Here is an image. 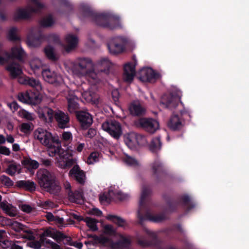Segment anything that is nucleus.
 I'll use <instances>...</instances> for the list:
<instances>
[{
	"mask_svg": "<svg viewBox=\"0 0 249 249\" xmlns=\"http://www.w3.org/2000/svg\"><path fill=\"white\" fill-rule=\"evenodd\" d=\"M35 138L45 146L50 157H53L60 150V141L57 136H53L52 133L45 129L39 128L34 132Z\"/></svg>",
	"mask_w": 249,
	"mask_h": 249,
	"instance_id": "nucleus-1",
	"label": "nucleus"
},
{
	"mask_svg": "<svg viewBox=\"0 0 249 249\" xmlns=\"http://www.w3.org/2000/svg\"><path fill=\"white\" fill-rule=\"evenodd\" d=\"M71 71L77 77L94 74V66L91 60L88 58H78L72 64Z\"/></svg>",
	"mask_w": 249,
	"mask_h": 249,
	"instance_id": "nucleus-2",
	"label": "nucleus"
},
{
	"mask_svg": "<svg viewBox=\"0 0 249 249\" xmlns=\"http://www.w3.org/2000/svg\"><path fill=\"white\" fill-rule=\"evenodd\" d=\"M10 62L6 66V69L10 72L11 77L13 79L16 78V46L12 47L11 53L6 51L1 52L0 54V64L3 65Z\"/></svg>",
	"mask_w": 249,
	"mask_h": 249,
	"instance_id": "nucleus-3",
	"label": "nucleus"
},
{
	"mask_svg": "<svg viewBox=\"0 0 249 249\" xmlns=\"http://www.w3.org/2000/svg\"><path fill=\"white\" fill-rule=\"evenodd\" d=\"M45 7L38 0H30L28 10L18 8L17 10V18H26L29 16V13H36Z\"/></svg>",
	"mask_w": 249,
	"mask_h": 249,
	"instance_id": "nucleus-4",
	"label": "nucleus"
},
{
	"mask_svg": "<svg viewBox=\"0 0 249 249\" xmlns=\"http://www.w3.org/2000/svg\"><path fill=\"white\" fill-rule=\"evenodd\" d=\"M18 98L19 101L23 103L36 105L41 102L42 96L39 93L24 91L19 93Z\"/></svg>",
	"mask_w": 249,
	"mask_h": 249,
	"instance_id": "nucleus-5",
	"label": "nucleus"
},
{
	"mask_svg": "<svg viewBox=\"0 0 249 249\" xmlns=\"http://www.w3.org/2000/svg\"><path fill=\"white\" fill-rule=\"evenodd\" d=\"M103 129L108 132L113 137L118 139L122 134V129L120 124L115 121L110 120L102 124Z\"/></svg>",
	"mask_w": 249,
	"mask_h": 249,
	"instance_id": "nucleus-6",
	"label": "nucleus"
},
{
	"mask_svg": "<svg viewBox=\"0 0 249 249\" xmlns=\"http://www.w3.org/2000/svg\"><path fill=\"white\" fill-rule=\"evenodd\" d=\"M37 176L38 184L43 190L56 179L53 174L46 169L39 170L37 172Z\"/></svg>",
	"mask_w": 249,
	"mask_h": 249,
	"instance_id": "nucleus-7",
	"label": "nucleus"
},
{
	"mask_svg": "<svg viewBox=\"0 0 249 249\" xmlns=\"http://www.w3.org/2000/svg\"><path fill=\"white\" fill-rule=\"evenodd\" d=\"M37 176L38 184L43 190L56 179L53 174L46 169L39 170L37 172Z\"/></svg>",
	"mask_w": 249,
	"mask_h": 249,
	"instance_id": "nucleus-8",
	"label": "nucleus"
},
{
	"mask_svg": "<svg viewBox=\"0 0 249 249\" xmlns=\"http://www.w3.org/2000/svg\"><path fill=\"white\" fill-rule=\"evenodd\" d=\"M124 140L129 148L135 149L142 143L144 138L136 133L130 132L124 135Z\"/></svg>",
	"mask_w": 249,
	"mask_h": 249,
	"instance_id": "nucleus-9",
	"label": "nucleus"
},
{
	"mask_svg": "<svg viewBox=\"0 0 249 249\" xmlns=\"http://www.w3.org/2000/svg\"><path fill=\"white\" fill-rule=\"evenodd\" d=\"M79 39L76 35L69 33L64 39V48L66 52L70 53L74 50L78 46Z\"/></svg>",
	"mask_w": 249,
	"mask_h": 249,
	"instance_id": "nucleus-10",
	"label": "nucleus"
},
{
	"mask_svg": "<svg viewBox=\"0 0 249 249\" xmlns=\"http://www.w3.org/2000/svg\"><path fill=\"white\" fill-rule=\"evenodd\" d=\"M82 96L85 100L89 103L97 104L98 103V97L95 92V87H91L90 89L85 84H82Z\"/></svg>",
	"mask_w": 249,
	"mask_h": 249,
	"instance_id": "nucleus-11",
	"label": "nucleus"
},
{
	"mask_svg": "<svg viewBox=\"0 0 249 249\" xmlns=\"http://www.w3.org/2000/svg\"><path fill=\"white\" fill-rule=\"evenodd\" d=\"M123 43L124 39L121 37H116L111 39L108 44L109 52L113 54L123 53L124 51Z\"/></svg>",
	"mask_w": 249,
	"mask_h": 249,
	"instance_id": "nucleus-12",
	"label": "nucleus"
},
{
	"mask_svg": "<svg viewBox=\"0 0 249 249\" xmlns=\"http://www.w3.org/2000/svg\"><path fill=\"white\" fill-rule=\"evenodd\" d=\"M139 124L145 130L154 133L159 128V124L155 120L147 118H142L139 120Z\"/></svg>",
	"mask_w": 249,
	"mask_h": 249,
	"instance_id": "nucleus-13",
	"label": "nucleus"
},
{
	"mask_svg": "<svg viewBox=\"0 0 249 249\" xmlns=\"http://www.w3.org/2000/svg\"><path fill=\"white\" fill-rule=\"evenodd\" d=\"M69 175L71 178L74 179L77 182L81 184H84L86 177L85 173L77 165H74L70 170Z\"/></svg>",
	"mask_w": 249,
	"mask_h": 249,
	"instance_id": "nucleus-14",
	"label": "nucleus"
},
{
	"mask_svg": "<svg viewBox=\"0 0 249 249\" xmlns=\"http://www.w3.org/2000/svg\"><path fill=\"white\" fill-rule=\"evenodd\" d=\"M136 74L135 65L133 63H127L124 66L123 79L127 83H131Z\"/></svg>",
	"mask_w": 249,
	"mask_h": 249,
	"instance_id": "nucleus-15",
	"label": "nucleus"
},
{
	"mask_svg": "<svg viewBox=\"0 0 249 249\" xmlns=\"http://www.w3.org/2000/svg\"><path fill=\"white\" fill-rule=\"evenodd\" d=\"M181 94L180 92L178 93V94L172 93L166 98L165 100H163L161 105L165 108H168L172 109L176 107L180 99Z\"/></svg>",
	"mask_w": 249,
	"mask_h": 249,
	"instance_id": "nucleus-16",
	"label": "nucleus"
},
{
	"mask_svg": "<svg viewBox=\"0 0 249 249\" xmlns=\"http://www.w3.org/2000/svg\"><path fill=\"white\" fill-rule=\"evenodd\" d=\"M42 76L46 81L52 84H60L63 82V78L62 76L54 72L51 71L50 70H45L43 71Z\"/></svg>",
	"mask_w": 249,
	"mask_h": 249,
	"instance_id": "nucleus-17",
	"label": "nucleus"
},
{
	"mask_svg": "<svg viewBox=\"0 0 249 249\" xmlns=\"http://www.w3.org/2000/svg\"><path fill=\"white\" fill-rule=\"evenodd\" d=\"M39 118L46 123L52 122L54 113L53 109L48 107H39L37 110Z\"/></svg>",
	"mask_w": 249,
	"mask_h": 249,
	"instance_id": "nucleus-18",
	"label": "nucleus"
},
{
	"mask_svg": "<svg viewBox=\"0 0 249 249\" xmlns=\"http://www.w3.org/2000/svg\"><path fill=\"white\" fill-rule=\"evenodd\" d=\"M54 118L60 128H65L68 127L70 118L67 114L58 110L54 112Z\"/></svg>",
	"mask_w": 249,
	"mask_h": 249,
	"instance_id": "nucleus-19",
	"label": "nucleus"
},
{
	"mask_svg": "<svg viewBox=\"0 0 249 249\" xmlns=\"http://www.w3.org/2000/svg\"><path fill=\"white\" fill-rule=\"evenodd\" d=\"M76 116L83 128H87L92 124V117L88 112L85 111L78 112Z\"/></svg>",
	"mask_w": 249,
	"mask_h": 249,
	"instance_id": "nucleus-20",
	"label": "nucleus"
},
{
	"mask_svg": "<svg viewBox=\"0 0 249 249\" xmlns=\"http://www.w3.org/2000/svg\"><path fill=\"white\" fill-rule=\"evenodd\" d=\"M157 75L151 68H143L139 72V78L142 82L151 81L155 79Z\"/></svg>",
	"mask_w": 249,
	"mask_h": 249,
	"instance_id": "nucleus-21",
	"label": "nucleus"
},
{
	"mask_svg": "<svg viewBox=\"0 0 249 249\" xmlns=\"http://www.w3.org/2000/svg\"><path fill=\"white\" fill-rule=\"evenodd\" d=\"M74 163L72 159L69 158L67 155L63 153L59 155L57 158L56 165L62 169H66L71 166Z\"/></svg>",
	"mask_w": 249,
	"mask_h": 249,
	"instance_id": "nucleus-22",
	"label": "nucleus"
},
{
	"mask_svg": "<svg viewBox=\"0 0 249 249\" xmlns=\"http://www.w3.org/2000/svg\"><path fill=\"white\" fill-rule=\"evenodd\" d=\"M17 187L32 192L36 190V185L32 181L21 180L17 181Z\"/></svg>",
	"mask_w": 249,
	"mask_h": 249,
	"instance_id": "nucleus-23",
	"label": "nucleus"
},
{
	"mask_svg": "<svg viewBox=\"0 0 249 249\" xmlns=\"http://www.w3.org/2000/svg\"><path fill=\"white\" fill-rule=\"evenodd\" d=\"M68 103V110L71 112H74L78 109L79 105L77 103L78 98L75 95L69 94L67 97Z\"/></svg>",
	"mask_w": 249,
	"mask_h": 249,
	"instance_id": "nucleus-24",
	"label": "nucleus"
},
{
	"mask_svg": "<svg viewBox=\"0 0 249 249\" xmlns=\"http://www.w3.org/2000/svg\"><path fill=\"white\" fill-rule=\"evenodd\" d=\"M43 190L51 194L57 195L61 191V187L59 182L55 179Z\"/></svg>",
	"mask_w": 249,
	"mask_h": 249,
	"instance_id": "nucleus-25",
	"label": "nucleus"
},
{
	"mask_svg": "<svg viewBox=\"0 0 249 249\" xmlns=\"http://www.w3.org/2000/svg\"><path fill=\"white\" fill-rule=\"evenodd\" d=\"M129 110L133 115H140L145 112V109L137 102H134L130 106Z\"/></svg>",
	"mask_w": 249,
	"mask_h": 249,
	"instance_id": "nucleus-26",
	"label": "nucleus"
},
{
	"mask_svg": "<svg viewBox=\"0 0 249 249\" xmlns=\"http://www.w3.org/2000/svg\"><path fill=\"white\" fill-rule=\"evenodd\" d=\"M168 125L172 129L177 130L181 127L182 124L178 116L174 115L171 118Z\"/></svg>",
	"mask_w": 249,
	"mask_h": 249,
	"instance_id": "nucleus-27",
	"label": "nucleus"
},
{
	"mask_svg": "<svg viewBox=\"0 0 249 249\" xmlns=\"http://www.w3.org/2000/svg\"><path fill=\"white\" fill-rule=\"evenodd\" d=\"M30 65L31 69L36 72L42 66V61L36 56H33L30 61Z\"/></svg>",
	"mask_w": 249,
	"mask_h": 249,
	"instance_id": "nucleus-28",
	"label": "nucleus"
},
{
	"mask_svg": "<svg viewBox=\"0 0 249 249\" xmlns=\"http://www.w3.org/2000/svg\"><path fill=\"white\" fill-rule=\"evenodd\" d=\"M44 53L46 57L53 61H55L58 58V56L55 53L54 49L50 46H48L44 49Z\"/></svg>",
	"mask_w": 249,
	"mask_h": 249,
	"instance_id": "nucleus-29",
	"label": "nucleus"
},
{
	"mask_svg": "<svg viewBox=\"0 0 249 249\" xmlns=\"http://www.w3.org/2000/svg\"><path fill=\"white\" fill-rule=\"evenodd\" d=\"M21 163L29 169H36L39 167V163L37 161L31 159L21 160Z\"/></svg>",
	"mask_w": 249,
	"mask_h": 249,
	"instance_id": "nucleus-30",
	"label": "nucleus"
},
{
	"mask_svg": "<svg viewBox=\"0 0 249 249\" xmlns=\"http://www.w3.org/2000/svg\"><path fill=\"white\" fill-rule=\"evenodd\" d=\"M27 84L33 87L37 91H41L42 90V86L39 80L34 78H29L27 81Z\"/></svg>",
	"mask_w": 249,
	"mask_h": 249,
	"instance_id": "nucleus-31",
	"label": "nucleus"
},
{
	"mask_svg": "<svg viewBox=\"0 0 249 249\" xmlns=\"http://www.w3.org/2000/svg\"><path fill=\"white\" fill-rule=\"evenodd\" d=\"M123 160L126 164L130 166H136L139 165V161L132 157L127 154L123 158Z\"/></svg>",
	"mask_w": 249,
	"mask_h": 249,
	"instance_id": "nucleus-32",
	"label": "nucleus"
},
{
	"mask_svg": "<svg viewBox=\"0 0 249 249\" xmlns=\"http://www.w3.org/2000/svg\"><path fill=\"white\" fill-rule=\"evenodd\" d=\"M161 146V143L160 138L156 137L153 139L150 144V148L153 151H157Z\"/></svg>",
	"mask_w": 249,
	"mask_h": 249,
	"instance_id": "nucleus-33",
	"label": "nucleus"
},
{
	"mask_svg": "<svg viewBox=\"0 0 249 249\" xmlns=\"http://www.w3.org/2000/svg\"><path fill=\"white\" fill-rule=\"evenodd\" d=\"M107 219L116 224L120 227H123L125 225V221L120 217L115 215H109L107 217Z\"/></svg>",
	"mask_w": 249,
	"mask_h": 249,
	"instance_id": "nucleus-34",
	"label": "nucleus"
},
{
	"mask_svg": "<svg viewBox=\"0 0 249 249\" xmlns=\"http://www.w3.org/2000/svg\"><path fill=\"white\" fill-rule=\"evenodd\" d=\"M86 222L87 225L93 231H95L98 230L97 226V221L93 218L90 217H86L83 219Z\"/></svg>",
	"mask_w": 249,
	"mask_h": 249,
	"instance_id": "nucleus-35",
	"label": "nucleus"
},
{
	"mask_svg": "<svg viewBox=\"0 0 249 249\" xmlns=\"http://www.w3.org/2000/svg\"><path fill=\"white\" fill-rule=\"evenodd\" d=\"M17 44V60L23 62L26 58V54L23 49Z\"/></svg>",
	"mask_w": 249,
	"mask_h": 249,
	"instance_id": "nucleus-36",
	"label": "nucleus"
},
{
	"mask_svg": "<svg viewBox=\"0 0 249 249\" xmlns=\"http://www.w3.org/2000/svg\"><path fill=\"white\" fill-rule=\"evenodd\" d=\"M18 115L22 118L29 121H33L35 118V115L24 109L21 110L18 112Z\"/></svg>",
	"mask_w": 249,
	"mask_h": 249,
	"instance_id": "nucleus-37",
	"label": "nucleus"
},
{
	"mask_svg": "<svg viewBox=\"0 0 249 249\" xmlns=\"http://www.w3.org/2000/svg\"><path fill=\"white\" fill-rule=\"evenodd\" d=\"M22 71L20 68H17V81L22 84H27V81L25 77L22 75Z\"/></svg>",
	"mask_w": 249,
	"mask_h": 249,
	"instance_id": "nucleus-38",
	"label": "nucleus"
},
{
	"mask_svg": "<svg viewBox=\"0 0 249 249\" xmlns=\"http://www.w3.org/2000/svg\"><path fill=\"white\" fill-rule=\"evenodd\" d=\"M54 23V20L51 16H48L43 18L40 24L42 27H49Z\"/></svg>",
	"mask_w": 249,
	"mask_h": 249,
	"instance_id": "nucleus-39",
	"label": "nucleus"
},
{
	"mask_svg": "<svg viewBox=\"0 0 249 249\" xmlns=\"http://www.w3.org/2000/svg\"><path fill=\"white\" fill-rule=\"evenodd\" d=\"M3 185L6 187H10L13 185V182L9 177L2 175L0 177V186Z\"/></svg>",
	"mask_w": 249,
	"mask_h": 249,
	"instance_id": "nucleus-40",
	"label": "nucleus"
},
{
	"mask_svg": "<svg viewBox=\"0 0 249 249\" xmlns=\"http://www.w3.org/2000/svg\"><path fill=\"white\" fill-rule=\"evenodd\" d=\"M64 186L66 192L68 195L69 199L70 200H74L73 192L71 190V186L70 183L67 181L64 183Z\"/></svg>",
	"mask_w": 249,
	"mask_h": 249,
	"instance_id": "nucleus-41",
	"label": "nucleus"
},
{
	"mask_svg": "<svg viewBox=\"0 0 249 249\" xmlns=\"http://www.w3.org/2000/svg\"><path fill=\"white\" fill-rule=\"evenodd\" d=\"M130 243L129 238L121 235L120 241L118 243L117 246L121 248H126L129 245Z\"/></svg>",
	"mask_w": 249,
	"mask_h": 249,
	"instance_id": "nucleus-42",
	"label": "nucleus"
},
{
	"mask_svg": "<svg viewBox=\"0 0 249 249\" xmlns=\"http://www.w3.org/2000/svg\"><path fill=\"white\" fill-rule=\"evenodd\" d=\"M99 158V154L98 152H92L89 156L87 162L88 164H93L94 162L98 161Z\"/></svg>",
	"mask_w": 249,
	"mask_h": 249,
	"instance_id": "nucleus-43",
	"label": "nucleus"
},
{
	"mask_svg": "<svg viewBox=\"0 0 249 249\" xmlns=\"http://www.w3.org/2000/svg\"><path fill=\"white\" fill-rule=\"evenodd\" d=\"M99 64L101 67L105 69H109L112 65L111 63L107 58L101 59L99 62Z\"/></svg>",
	"mask_w": 249,
	"mask_h": 249,
	"instance_id": "nucleus-44",
	"label": "nucleus"
},
{
	"mask_svg": "<svg viewBox=\"0 0 249 249\" xmlns=\"http://www.w3.org/2000/svg\"><path fill=\"white\" fill-rule=\"evenodd\" d=\"M7 38L9 40L16 41V27H13L8 32Z\"/></svg>",
	"mask_w": 249,
	"mask_h": 249,
	"instance_id": "nucleus-45",
	"label": "nucleus"
},
{
	"mask_svg": "<svg viewBox=\"0 0 249 249\" xmlns=\"http://www.w3.org/2000/svg\"><path fill=\"white\" fill-rule=\"evenodd\" d=\"M97 20H98L96 21V23L100 26L106 27H109L111 29L114 28V26H113L112 25H109L107 23L101 22L100 21H103L105 20V19L102 17L98 16V17H97Z\"/></svg>",
	"mask_w": 249,
	"mask_h": 249,
	"instance_id": "nucleus-46",
	"label": "nucleus"
},
{
	"mask_svg": "<svg viewBox=\"0 0 249 249\" xmlns=\"http://www.w3.org/2000/svg\"><path fill=\"white\" fill-rule=\"evenodd\" d=\"M32 129L31 123H23L20 126V130L21 132L26 133Z\"/></svg>",
	"mask_w": 249,
	"mask_h": 249,
	"instance_id": "nucleus-47",
	"label": "nucleus"
},
{
	"mask_svg": "<svg viewBox=\"0 0 249 249\" xmlns=\"http://www.w3.org/2000/svg\"><path fill=\"white\" fill-rule=\"evenodd\" d=\"M115 197L121 200H124L128 197L127 194H123L121 191H116L114 193Z\"/></svg>",
	"mask_w": 249,
	"mask_h": 249,
	"instance_id": "nucleus-48",
	"label": "nucleus"
},
{
	"mask_svg": "<svg viewBox=\"0 0 249 249\" xmlns=\"http://www.w3.org/2000/svg\"><path fill=\"white\" fill-rule=\"evenodd\" d=\"M61 138L65 142H70L72 139V135L70 132L65 131L62 134Z\"/></svg>",
	"mask_w": 249,
	"mask_h": 249,
	"instance_id": "nucleus-49",
	"label": "nucleus"
},
{
	"mask_svg": "<svg viewBox=\"0 0 249 249\" xmlns=\"http://www.w3.org/2000/svg\"><path fill=\"white\" fill-rule=\"evenodd\" d=\"M46 235L56 240L65 238V235L61 232H56L54 234H50L48 232H47Z\"/></svg>",
	"mask_w": 249,
	"mask_h": 249,
	"instance_id": "nucleus-50",
	"label": "nucleus"
},
{
	"mask_svg": "<svg viewBox=\"0 0 249 249\" xmlns=\"http://www.w3.org/2000/svg\"><path fill=\"white\" fill-rule=\"evenodd\" d=\"M99 200L102 204L108 203L110 202V198L107 195L103 194L100 195Z\"/></svg>",
	"mask_w": 249,
	"mask_h": 249,
	"instance_id": "nucleus-51",
	"label": "nucleus"
},
{
	"mask_svg": "<svg viewBox=\"0 0 249 249\" xmlns=\"http://www.w3.org/2000/svg\"><path fill=\"white\" fill-rule=\"evenodd\" d=\"M105 232L106 233L111 234L115 233V230L111 225H107L104 226Z\"/></svg>",
	"mask_w": 249,
	"mask_h": 249,
	"instance_id": "nucleus-52",
	"label": "nucleus"
},
{
	"mask_svg": "<svg viewBox=\"0 0 249 249\" xmlns=\"http://www.w3.org/2000/svg\"><path fill=\"white\" fill-rule=\"evenodd\" d=\"M6 172L10 175H14L16 173V164H11L8 166L6 169Z\"/></svg>",
	"mask_w": 249,
	"mask_h": 249,
	"instance_id": "nucleus-53",
	"label": "nucleus"
},
{
	"mask_svg": "<svg viewBox=\"0 0 249 249\" xmlns=\"http://www.w3.org/2000/svg\"><path fill=\"white\" fill-rule=\"evenodd\" d=\"M28 44L30 47H36L39 45L40 42L38 39H30L28 41Z\"/></svg>",
	"mask_w": 249,
	"mask_h": 249,
	"instance_id": "nucleus-54",
	"label": "nucleus"
},
{
	"mask_svg": "<svg viewBox=\"0 0 249 249\" xmlns=\"http://www.w3.org/2000/svg\"><path fill=\"white\" fill-rule=\"evenodd\" d=\"M19 207L22 211L28 213L31 212L33 209L30 206L26 204L19 205Z\"/></svg>",
	"mask_w": 249,
	"mask_h": 249,
	"instance_id": "nucleus-55",
	"label": "nucleus"
},
{
	"mask_svg": "<svg viewBox=\"0 0 249 249\" xmlns=\"http://www.w3.org/2000/svg\"><path fill=\"white\" fill-rule=\"evenodd\" d=\"M0 154L8 156L10 154V149L4 146H0Z\"/></svg>",
	"mask_w": 249,
	"mask_h": 249,
	"instance_id": "nucleus-56",
	"label": "nucleus"
},
{
	"mask_svg": "<svg viewBox=\"0 0 249 249\" xmlns=\"http://www.w3.org/2000/svg\"><path fill=\"white\" fill-rule=\"evenodd\" d=\"M73 196L74 197V200H71L72 202H78V200H80L82 198V195L80 192H73Z\"/></svg>",
	"mask_w": 249,
	"mask_h": 249,
	"instance_id": "nucleus-57",
	"label": "nucleus"
},
{
	"mask_svg": "<svg viewBox=\"0 0 249 249\" xmlns=\"http://www.w3.org/2000/svg\"><path fill=\"white\" fill-rule=\"evenodd\" d=\"M23 231V232H28L26 228L20 223L17 222V232Z\"/></svg>",
	"mask_w": 249,
	"mask_h": 249,
	"instance_id": "nucleus-58",
	"label": "nucleus"
},
{
	"mask_svg": "<svg viewBox=\"0 0 249 249\" xmlns=\"http://www.w3.org/2000/svg\"><path fill=\"white\" fill-rule=\"evenodd\" d=\"M152 169H153V172L155 174H156L157 172H159L161 170V167L160 164L159 162H155L152 165Z\"/></svg>",
	"mask_w": 249,
	"mask_h": 249,
	"instance_id": "nucleus-59",
	"label": "nucleus"
},
{
	"mask_svg": "<svg viewBox=\"0 0 249 249\" xmlns=\"http://www.w3.org/2000/svg\"><path fill=\"white\" fill-rule=\"evenodd\" d=\"M89 213L91 214L95 215L98 216H101L102 214V212L100 210H99V209H96V208L92 209L91 210L89 211Z\"/></svg>",
	"mask_w": 249,
	"mask_h": 249,
	"instance_id": "nucleus-60",
	"label": "nucleus"
},
{
	"mask_svg": "<svg viewBox=\"0 0 249 249\" xmlns=\"http://www.w3.org/2000/svg\"><path fill=\"white\" fill-rule=\"evenodd\" d=\"M0 207L3 211L7 213H8L10 210V209L6 202H0Z\"/></svg>",
	"mask_w": 249,
	"mask_h": 249,
	"instance_id": "nucleus-61",
	"label": "nucleus"
},
{
	"mask_svg": "<svg viewBox=\"0 0 249 249\" xmlns=\"http://www.w3.org/2000/svg\"><path fill=\"white\" fill-rule=\"evenodd\" d=\"M112 96L114 102H116L118 101L119 94L117 90H114L112 92Z\"/></svg>",
	"mask_w": 249,
	"mask_h": 249,
	"instance_id": "nucleus-62",
	"label": "nucleus"
},
{
	"mask_svg": "<svg viewBox=\"0 0 249 249\" xmlns=\"http://www.w3.org/2000/svg\"><path fill=\"white\" fill-rule=\"evenodd\" d=\"M7 106L13 112H14L15 111H16V101L15 100H14L12 103H8Z\"/></svg>",
	"mask_w": 249,
	"mask_h": 249,
	"instance_id": "nucleus-63",
	"label": "nucleus"
},
{
	"mask_svg": "<svg viewBox=\"0 0 249 249\" xmlns=\"http://www.w3.org/2000/svg\"><path fill=\"white\" fill-rule=\"evenodd\" d=\"M96 132L95 129L90 128L88 130L87 135L89 138H92L96 135Z\"/></svg>",
	"mask_w": 249,
	"mask_h": 249,
	"instance_id": "nucleus-64",
	"label": "nucleus"
}]
</instances>
